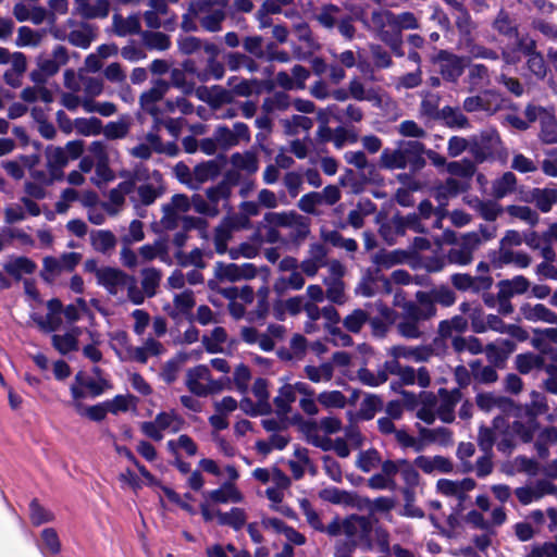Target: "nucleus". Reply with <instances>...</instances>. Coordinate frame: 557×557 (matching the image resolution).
I'll return each instance as SVG.
<instances>
[{
	"label": "nucleus",
	"instance_id": "23",
	"mask_svg": "<svg viewBox=\"0 0 557 557\" xmlns=\"http://www.w3.org/2000/svg\"><path fill=\"white\" fill-rule=\"evenodd\" d=\"M368 27L382 41L384 38L396 34L395 14L383 9L373 10Z\"/></svg>",
	"mask_w": 557,
	"mask_h": 557
},
{
	"label": "nucleus",
	"instance_id": "11",
	"mask_svg": "<svg viewBox=\"0 0 557 557\" xmlns=\"http://www.w3.org/2000/svg\"><path fill=\"white\" fill-rule=\"evenodd\" d=\"M82 255L78 252H65L59 258L45 257L42 260L41 277L47 282L54 281L63 272H72L81 262Z\"/></svg>",
	"mask_w": 557,
	"mask_h": 557
},
{
	"label": "nucleus",
	"instance_id": "56",
	"mask_svg": "<svg viewBox=\"0 0 557 557\" xmlns=\"http://www.w3.org/2000/svg\"><path fill=\"white\" fill-rule=\"evenodd\" d=\"M369 320L370 313L361 308H357L345 315L342 323L347 332L359 334Z\"/></svg>",
	"mask_w": 557,
	"mask_h": 557
},
{
	"label": "nucleus",
	"instance_id": "6",
	"mask_svg": "<svg viewBox=\"0 0 557 557\" xmlns=\"http://www.w3.org/2000/svg\"><path fill=\"white\" fill-rule=\"evenodd\" d=\"M84 152V141L71 140L64 147L49 145L44 153L46 165L53 178L62 174V170L71 160L81 158Z\"/></svg>",
	"mask_w": 557,
	"mask_h": 557
},
{
	"label": "nucleus",
	"instance_id": "32",
	"mask_svg": "<svg viewBox=\"0 0 557 557\" xmlns=\"http://www.w3.org/2000/svg\"><path fill=\"white\" fill-rule=\"evenodd\" d=\"M552 492V482L548 480H539L533 485L517 487L513 494L520 504L527 506L533 502L540 500L545 495H549Z\"/></svg>",
	"mask_w": 557,
	"mask_h": 557
},
{
	"label": "nucleus",
	"instance_id": "40",
	"mask_svg": "<svg viewBox=\"0 0 557 557\" xmlns=\"http://www.w3.org/2000/svg\"><path fill=\"white\" fill-rule=\"evenodd\" d=\"M117 239L109 230H97L90 232V245L97 252L111 255L116 246Z\"/></svg>",
	"mask_w": 557,
	"mask_h": 557
},
{
	"label": "nucleus",
	"instance_id": "31",
	"mask_svg": "<svg viewBox=\"0 0 557 557\" xmlns=\"http://www.w3.org/2000/svg\"><path fill=\"white\" fill-rule=\"evenodd\" d=\"M519 312L522 319L529 322L557 325V313L544 304L523 302L519 308Z\"/></svg>",
	"mask_w": 557,
	"mask_h": 557
},
{
	"label": "nucleus",
	"instance_id": "62",
	"mask_svg": "<svg viewBox=\"0 0 557 557\" xmlns=\"http://www.w3.org/2000/svg\"><path fill=\"white\" fill-rule=\"evenodd\" d=\"M341 9L332 3L322 5L315 13V21L325 29H333L338 23Z\"/></svg>",
	"mask_w": 557,
	"mask_h": 557
},
{
	"label": "nucleus",
	"instance_id": "22",
	"mask_svg": "<svg viewBox=\"0 0 557 557\" xmlns=\"http://www.w3.org/2000/svg\"><path fill=\"white\" fill-rule=\"evenodd\" d=\"M300 508L306 518L307 523L314 530L321 533H325L329 536H335L339 527V522L343 520L339 517L333 518L327 524L322 522L321 515L311 506L308 499H301Z\"/></svg>",
	"mask_w": 557,
	"mask_h": 557
},
{
	"label": "nucleus",
	"instance_id": "35",
	"mask_svg": "<svg viewBox=\"0 0 557 557\" xmlns=\"http://www.w3.org/2000/svg\"><path fill=\"white\" fill-rule=\"evenodd\" d=\"M112 28L115 35L125 37L128 35H141V24L138 14L123 16L114 14L112 16Z\"/></svg>",
	"mask_w": 557,
	"mask_h": 557
},
{
	"label": "nucleus",
	"instance_id": "2",
	"mask_svg": "<svg viewBox=\"0 0 557 557\" xmlns=\"http://www.w3.org/2000/svg\"><path fill=\"white\" fill-rule=\"evenodd\" d=\"M396 322L397 333L406 339H420L425 335L423 322L434 317L433 309L424 308L418 301H407Z\"/></svg>",
	"mask_w": 557,
	"mask_h": 557
},
{
	"label": "nucleus",
	"instance_id": "28",
	"mask_svg": "<svg viewBox=\"0 0 557 557\" xmlns=\"http://www.w3.org/2000/svg\"><path fill=\"white\" fill-rule=\"evenodd\" d=\"M343 428L342 420L336 416H327L319 421H309L305 424L307 441L312 444V435L330 436L338 433Z\"/></svg>",
	"mask_w": 557,
	"mask_h": 557
},
{
	"label": "nucleus",
	"instance_id": "43",
	"mask_svg": "<svg viewBox=\"0 0 557 557\" xmlns=\"http://www.w3.org/2000/svg\"><path fill=\"white\" fill-rule=\"evenodd\" d=\"M537 430L534 448L540 458L546 459L549 455V447L557 443V428L544 426Z\"/></svg>",
	"mask_w": 557,
	"mask_h": 557
},
{
	"label": "nucleus",
	"instance_id": "57",
	"mask_svg": "<svg viewBox=\"0 0 557 557\" xmlns=\"http://www.w3.org/2000/svg\"><path fill=\"white\" fill-rule=\"evenodd\" d=\"M317 401L326 410L344 409L347 404V397L336 389L323 391L317 395Z\"/></svg>",
	"mask_w": 557,
	"mask_h": 557
},
{
	"label": "nucleus",
	"instance_id": "64",
	"mask_svg": "<svg viewBox=\"0 0 557 557\" xmlns=\"http://www.w3.org/2000/svg\"><path fill=\"white\" fill-rule=\"evenodd\" d=\"M440 119L450 128H467L470 126L469 119L459 108L444 107Z\"/></svg>",
	"mask_w": 557,
	"mask_h": 557
},
{
	"label": "nucleus",
	"instance_id": "45",
	"mask_svg": "<svg viewBox=\"0 0 557 557\" xmlns=\"http://www.w3.org/2000/svg\"><path fill=\"white\" fill-rule=\"evenodd\" d=\"M213 503H240L243 502V494L237 490L233 482L224 483L221 487L209 492L206 495Z\"/></svg>",
	"mask_w": 557,
	"mask_h": 557
},
{
	"label": "nucleus",
	"instance_id": "7",
	"mask_svg": "<svg viewBox=\"0 0 557 557\" xmlns=\"http://www.w3.org/2000/svg\"><path fill=\"white\" fill-rule=\"evenodd\" d=\"M69 60V51L62 45H57L50 54H39L36 59L37 69L29 74L32 82L35 84H45L50 77L54 76L62 66L66 65Z\"/></svg>",
	"mask_w": 557,
	"mask_h": 557
},
{
	"label": "nucleus",
	"instance_id": "63",
	"mask_svg": "<svg viewBox=\"0 0 557 557\" xmlns=\"http://www.w3.org/2000/svg\"><path fill=\"white\" fill-rule=\"evenodd\" d=\"M517 186V177L512 172L504 173L499 178L495 180L492 185V195L496 199H502L515 191Z\"/></svg>",
	"mask_w": 557,
	"mask_h": 557
},
{
	"label": "nucleus",
	"instance_id": "46",
	"mask_svg": "<svg viewBox=\"0 0 557 557\" xmlns=\"http://www.w3.org/2000/svg\"><path fill=\"white\" fill-rule=\"evenodd\" d=\"M519 417L520 414L515 417L516 420L508 425V432L511 435L518 436L523 443H530L534 437L535 431L539 429V423L532 417L528 422L520 420Z\"/></svg>",
	"mask_w": 557,
	"mask_h": 557
},
{
	"label": "nucleus",
	"instance_id": "52",
	"mask_svg": "<svg viewBox=\"0 0 557 557\" xmlns=\"http://www.w3.org/2000/svg\"><path fill=\"white\" fill-rule=\"evenodd\" d=\"M296 400V395L293 392L292 384L283 385L278 389L277 396L274 397L273 404L276 409V414L281 418H286L292 410V404Z\"/></svg>",
	"mask_w": 557,
	"mask_h": 557
},
{
	"label": "nucleus",
	"instance_id": "33",
	"mask_svg": "<svg viewBox=\"0 0 557 557\" xmlns=\"http://www.w3.org/2000/svg\"><path fill=\"white\" fill-rule=\"evenodd\" d=\"M293 32L299 41L306 45L308 49L304 52L300 48L294 49V57L299 60H305L313 52L320 50L321 45L315 40L308 23L299 21L293 25Z\"/></svg>",
	"mask_w": 557,
	"mask_h": 557
},
{
	"label": "nucleus",
	"instance_id": "19",
	"mask_svg": "<svg viewBox=\"0 0 557 557\" xmlns=\"http://www.w3.org/2000/svg\"><path fill=\"white\" fill-rule=\"evenodd\" d=\"M329 249L322 243H311L307 257L300 262V270L309 277L315 276L321 268L327 264Z\"/></svg>",
	"mask_w": 557,
	"mask_h": 557
},
{
	"label": "nucleus",
	"instance_id": "1",
	"mask_svg": "<svg viewBox=\"0 0 557 557\" xmlns=\"http://www.w3.org/2000/svg\"><path fill=\"white\" fill-rule=\"evenodd\" d=\"M333 541V557H354L357 547L369 540L372 522L368 517L351 515L344 518Z\"/></svg>",
	"mask_w": 557,
	"mask_h": 557
},
{
	"label": "nucleus",
	"instance_id": "13",
	"mask_svg": "<svg viewBox=\"0 0 557 557\" xmlns=\"http://www.w3.org/2000/svg\"><path fill=\"white\" fill-rule=\"evenodd\" d=\"M475 405L484 412H491L495 409L510 417H518L521 413V407L512 399L496 395L490 392H482L475 396Z\"/></svg>",
	"mask_w": 557,
	"mask_h": 557
},
{
	"label": "nucleus",
	"instance_id": "20",
	"mask_svg": "<svg viewBox=\"0 0 557 557\" xmlns=\"http://www.w3.org/2000/svg\"><path fill=\"white\" fill-rule=\"evenodd\" d=\"M127 277L128 274L117 268L102 267L97 273V283L115 297L125 289Z\"/></svg>",
	"mask_w": 557,
	"mask_h": 557
},
{
	"label": "nucleus",
	"instance_id": "37",
	"mask_svg": "<svg viewBox=\"0 0 557 557\" xmlns=\"http://www.w3.org/2000/svg\"><path fill=\"white\" fill-rule=\"evenodd\" d=\"M221 173V164L218 160H208L194 168V189H198L203 183L214 180Z\"/></svg>",
	"mask_w": 557,
	"mask_h": 557
},
{
	"label": "nucleus",
	"instance_id": "48",
	"mask_svg": "<svg viewBox=\"0 0 557 557\" xmlns=\"http://www.w3.org/2000/svg\"><path fill=\"white\" fill-rule=\"evenodd\" d=\"M406 231L403 222V215L396 214L380 227L381 237L388 245H394L397 237L405 236Z\"/></svg>",
	"mask_w": 557,
	"mask_h": 557
},
{
	"label": "nucleus",
	"instance_id": "38",
	"mask_svg": "<svg viewBox=\"0 0 557 557\" xmlns=\"http://www.w3.org/2000/svg\"><path fill=\"white\" fill-rule=\"evenodd\" d=\"M231 165L247 175L255 174L259 169V159L256 152L247 150L235 152L230 157Z\"/></svg>",
	"mask_w": 557,
	"mask_h": 557
},
{
	"label": "nucleus",
	"instance_id": "34",
	"mask_svg": "<svg viewBox=\"0 0 557 557\" xmlns=\"http://www.w3.org/2000/svg\"><path fill=\"white\" fill-rule=\"evenodd\" d=\"M263 85L264 82L258 78L232 76L227 79V86L231 87L230 89L233 92L234 99L236 97L249 98L252 95H260Z\"/></svg>",
	"mask_w": 557,
	"mask_h": 557
},
{
	"label": "nucleus",
	"instance_id": "42",
	"mask_svg": "<svg viewBox=\"0 0 557 557\" xmlns=\"http://www.w3.org/2000/svg\"><path fill=\"white\" fill-rule=\"evenodd\" d=\"M419 442H422V450L428 444L437 443L440 445H448L453 438V432L444 426L428 429H419Z\"/></svg>",
	"mask_w": 557,
	"mask_h": 557
},
{
	"label": "nucleus",
	"instance_id": "17",
	"mask_svg": "<svg viewBox=\"0 0 557 557\" xmlns=\"http://www.w3.org/2000/svg\"><path fill=\"white\" fill-rule=\"evenodd\" d=\"M462 393L458 388L438 389V405L435 411V419L438 418L444 423H453L456 419L455 408L461 401Z\"/></svg>",
	"mask_w": 557,
	"mask_h": 557
},
{
	"label": "nucleus",
	"instance_id": "50",
	"mask_svg": "<svg viewBox=\"0 0 557 557\" xmlns=\"http://www.w3.org/2000/svg\"><path fill=\"white\" fill-rule=\"evenodd\" d=\"M530 287V282L522 275L515 276L511 280H503L498 282L497 288L504 297L511 298L515 295L524 294Z\"/></svg>",
	"mask_w": 557,
	"mask_h": 557
},
{
	"label": "nucleus",
	"instance_id": "10",
	"mask_svg": "<svg viewBox=\"0 0 557 557\" xmlns=\"http://www.w3.org/2000/svg\"><path fill=\"white\" fill-rule=\"evenodd\" d=\"M480 245V235L474 232L466 233L460 237L459 244L447 251L446 260L450 264L466 267L473 261V252Z\"/></svg>",
	"mask_w": 557,
	"mask_h": 557
},
{
	"label": "nucleus",
	"instance_id": "53",
	"mask_svg": "<svg viewBox=\"0 0 557 557\" xmlns=\"http://www.w3.org/2000/svg\"><path fill=\"white\" fill-rule=\"evenodd\" d=\"M319 497L335 505L354 506L356 495L337 487H326L319 492Z\"/></svg>",
	"mask_w": 557,
	"mask_h": 557
},
{
	"label": "nucleus",
	"instance_id": "15",
	"mask_svg": "<svg viewBox=\"0 0 557 557\" xmlns=\"http://www.w3.org/2000/svg\"><path fill=\"white\" fill-rule=\"evenodd\" d=\"M215 140L220 145V149L228 150L239 143H249L251 139L248 125L243 122H236L232 128L220 125L214 129Z\"/></svg>",
	"mask_w": 557,
	"mask_h": 557
},
{
	"label": "nucleus",
	"instance_id": "3",
	"mask_svg": "<svg viewBox=\"0 0 557 557\" xmlns=\"http://www.w3.org/2000/svg\"><path fill=\"white\" fill-rule=\"evenodd\" d=\"M230 0H193L190 10L197 17L200 28L208 33H219L227 17Z\"/></svg>",
	"mask_w": 557,
	"mask_h": 557
},
{
	"label": "nucleus",
	"instance_id": "41",
	"mask_svg": "<svg viewBox=\"0 0 557 557\" xmlns=\"http://www.w3.org/2000/svg\"><path fill=\"white\" fill-rule=\"evenodd\" d=\"M527 200L533 202L535 207L542 212H549L553 205L557 202V189L533 188L530 191Z\"/></svg>",
	"mask_w": 557,
	"mask_h": 557
},
{
	"label": "nucleus",
	"instance_id": "27",
	"mask_svg": "<svg viewBox=\"0 0 557 557\" xmlns=\"http://www.w3.org/2000/svg\"><path fill=\"white\" fill-rule=\"evenodd\" d=\"M413 465L425 474H447L455 469L453 460L442 455H420L413 460Z\"/></svg>",
	"mask_w": 557,
	"mask_h": 557
},
{
	"label": "nucleus",
	"instance_id": "4",
	"mask_svg": "<svg viewBox=\"0 0 557 557\" xmlns=\"http://www.w3.org/2000/svg\"><path fill=\"white\" fill-rule=\"evenodd\" d=\"M264 221L270 225L289 230L288 239L295 245H300L310 235V219L294 210L283 212H268Z\"/></svg>",
	"mask_w": 557,
	"mask_h": 557
},
{
	"label": "nucleus",
	"instance_id": "30",
	"mask_svg": "<svg viewBox=\"0 0 557 557\" xmlns=\"http://www.w3.org/2000/svg\"><path fill=\"white\" fill-rule=\"evenodd\" d=\"M66 25L71 28L66 35V39L71 45L77 48L87 49L96 37L94 26L88 23H77L73 20H69Z\"/></svg>",
	"mask_w": 557,
	"mask_h": 557
},
{
	"label": "nucleus",
	"instance_id": "29",
	"mask_svg": "<svg viewBox=\"0 0 557 557\" xmlns=\"http://www.w3.org/2000/svg\"><path fill=\"white\" fill-rule=\"evenodd\" d=\"M110 12L108 0H74V14L85 20L106 18Z\"/></svg>",
	"mask_w": 557,
	"mask_h": 557
},
{
	"label": "nucleus",
	"instance_id": "47",
	"mask_svg": "<svg viewBox=\"0 0 557 557\" xmlns=\"http://www.w3.org/2000/svg\"><path fill=\"white\" fill-rule=\"evenodd\" d=\"M462 190L459 181L448 177L433 189V197L438 203L448 205L449 199L458 196Z\"/></svg>",
	"mask_w": 557,
	"mask_h": 557
},
{
	"label": "nucleus",
	"instance_id": "21",
	"mask_svg": "<svg viewBox=\"0 0 557 557\" xmlns=\"http://www.w3.org/2000/svg\"><path fill=\"white\" fill-rule=\"evenodd\" d=\"M196 95L198 99L206 102L212 110H219L223 106L235 102L231 89L221 85L201 86L197 88Z\"/></svg>",
	"mask_w": 557,
	"mask_h": 557
},
{
	"label": "nucleus",
	"instance_id": "5",
	"mask_svg": "<svg viewBox=\"0 0 557 557\" xmlns=\"http://www.w3.org/2000/svg\"><path fill=\"white\" fill-rule=\"evenodd\" d=\"M185 385L197 397L218 394L225 388L223 380H214L210 369L205 364L191 367L185 372Z\"/></svg>",
	"mask_w": 557,
	"mask_h": 557
},
{
	"label": "nucleus",
	"instance_id": "58",
	"mask_svg": "<svg viewBox=\"0 0 557 557\" xmlns=\"http://www.w3.org/2000/svg\"><path fill=\"white\" fill-rule=\"evenodd\" d=\"M505 211L510 218L520 220L531 227L540 222L539 213L528 206L510 205L505 208Z\"/></svg>",
	"mask_w": 557,
	"mask_h": 557
},
{
	"label": "nucleus",
	"instance_id": "14",
	"mask_svg": "<svg viewBox=\"0 0 557 557\" xmlns=\"http://www.w3.org/2000/svg\"><path fill=\"white\" fill-rule=\"evenodd\" d=\"M170 90V83L163 78L152 81L150 88L139 95L138 103L144 113L157 115L160 102Z\"/></svg>",
	"mask_w": 557,
	"mask_h": 557
},
{
	"label": "nucleus",
	"instance_id": "25",
	"mask_svg": "<svg viewBox=\"0 0 557 557\" xmlns=\"http://www.w3.org/2000/svg\"><path fill=\"white\" fill-rule=\"evenodd\" d=\"M408 141H400L395 149H384L380 156V166L386 170H405L408 166L410 148Z\"/></svg>",
	"mask_w": 557,
	"mask_h": 557
},
{
	"label": "nucleus",
	"instance_id": "36",
	"mask_svg": "<svg viewBox=\"0 0 557 557\" xmlns=\"http://www.w3.org/2000/svg\"><path fill=\"white\" fill-rule=\"evenodd\" d=\"M531 257L524 251H518L513 249L509 250H497L493 259V263L497 268L504 265L513 264L517 268L525 269L531 264Z\"/></svg>",
	"mask_w": 557,
	"mask_h": 557
},
{
	"label": "nucleus",
	"instance_id": "59",
	"mask_svg": "<svg viewBox=\"0 0 557 557\" xmlns=\"http://www.w3.org/2000/svg\"><path fill=\"white\" fill-rule=\"evenodd\" d=\"M440 100L441 98L438 95L425 92L422 97L419 108L420 116L429 120H438L442 114V109H440Z\"/></svg>",
	"mask_w": 557,
	"mask_h": 557
},
{
	"label": "nucleus",
	"instance_id": "54",
	"mask_svg": "<svg viewBox=\"0 0 557 557\" xmlns=\"http://www.w3.org/2000/svg\"><path fill=\"white\" fill-rule=\"evenodd\" d=\"M516 369L521 374H528L534 370H542L545 367V359L541 355L528 352L520 354L515 359Z\"/></svg>",
	"mask_w": 557,
	"mask_h": 557
},
{
	"label": "nucleus",
	"instance_id": "24",
	"mask_svg": "<svg viewBox=\"0 0 557 557\" xmlns=\"http://www.w3.org/2000/svg\"><path fill=\"white\" fill-rule=\"evenodd\" d=\"M416 300L424 308H429L430 306L433 309L435 317V304H440L444 307H449L456 301V295L450 288L446 286H440L437 288L432 289L431 292H418L416 294Z\"/></svg>",
	"mask_w": 557,
	"mask_h": 557
},
{
	"label": "nucleus",
	"instance_id": "18",
	"mask_svg": "<svg viewBox=\"0 0 557 557\" xmlns=\"http://www.w3.org/2000/svg\"><path fill=\"white\" fill-rule=\"evenodd\" d=\"M436 62L442 77L450 83H456L459 79L467 65L466 58L449 53L445 50L440 51Z\"/></svg>",
	"mask_w": 557,
	"mask_h": 557
},
{
	"label": "nucleus",
	"instance_id": "26",
	"mask_svg": "<svg viewBox=\"0 0 557 557\" xmlns=\"http://www.w3.org/2000/svg\"><path fill=\"white\" fill-rule=\"evenodd\" d=\"M434 354V349L429 345L406 346L394 345L387 349V355L394 359H405L414 362H426Z\"/></svg>",
	"mask_w": 557,
	"mask_h": 557
},
{
	"label": "nucleus",
	"instance_id": "12",
	"mask_svg": "<svg viewBox=\"0 0 557 557\" xmlns=\"http://www.w3.org/2000/svg\"><path fill=\"white\" fill-rule=\"evenodd\" d=\"M149 10L145 11L143 18L148 28L171 29L175 24V15L171 13L165 0H148Z\"/></svg>",
	"mask_w": 557,
	"mask_h": 557
},
{
	"label": "nucleus",
	"instance_id": "60",
	"mask_svg": "<svg viewBox=\"0 0 557 557\" xmlns=\"http://www.w3.org/2000/svg\"><path fill=\"white\" fill-rule=\"evenodd\" d=\"M493 28L508 38H518V25L516 21L505 11H499L493 22Z\"/></svg>",
	"mask_w": 557,
	"mask_h": 557
},
{
	"label": "nucleus",
	"instance_id": "8",
	"mask_svg": "<svg viewBox=\"0 0 557 557\" xmlns=\"http://www.w3.org/2000/svg\"><path fill=\"white\" fill-rule=\"evenodd\" d=\"M341 197L342 193L336 185H327L321 191L302 195L297 202V207L307 214L319 215L321 205L334 206Z\"/></svg>",
	"mask_w": 557,
	"mask_h": 557
},
{
	"label": "nucleus",
	"instance_id": "44",
	"mask_svg": "<svg viewBox=\"0 0 557 557\" xmlns=\"http://www.w3.org/2000/svg\"><path fill=\"white\" fill-rule=\"evenodd\" d=\"M438 405V393H422L420 395V406L417 410V418L425 422L426 424H433L435 422V411Z\"/></svg>",
	"mask_w": 557,
	"mask_h": 557
},
{
	"label": "nucleus",
	"instance_id": "39",
	"mask_svg": "<svg viewBox=\"0 0 557 557\" xmlns=\"http://www.w3.org/2000/svg\"><path fill=\"white\" fill-rule=\"evenodd\" d=\"M411 258V252L401 249H395L392 251L381 250L372 256V261L380 269H389L394 265L404 263Z\"/></svg>",
	"mask_w": 557,
	"mask_h": 557
},
{
	"label": "nucleus",
	"instance_id": "49",
	"mask_svg": "<svg viewBox=\"0 0 557 557\" xmlns=\"http://www.w3.org/2000/svg\"><path fill=\"white\" fill-rule=\"evenodd\" d=\"M311 437L312 445L324 451L333 449L341 458H347L350 454V449L344 438H336L332 441L327 436L312 435Z\"/></svg>",
	"mask_w": 557,
	"mask_h": 557
},
{
	"label": "nucleus",
	"instance_id": "55",
	"mask_svg": "<svg viewBox=\"0 0 557 557\" xmlns=\"http://www.w3.org/2000/svg\"><path fill=\"white\" fill-rule=\"evenodd\" d=\"M38 162L36 156H21L17 160L2 162V168L14 180H21L24 176V168H32Z\"/></svg>",
	"mask_w": 557,
	"mask_h": 557
},
{
	"label": "nucleus",
	"instance_id": "51",
	"mask_svg": "<svg viewBox=\"0 0 557 557\" xmlns=\"http://www.w3.org/2000/svg\"><path fill=\"white\" fill-rule=\"evenodd\" d=\"M131 126V119L123 116L117 121L109 122L104 126L102 125L101 134L109 140L123 139L129 134Z\"/></svg>",
	"mask_w": 557,
	"mask_h": 557
},
{
	"label": "nucleus",
	"instance_id": "16",
	"mask_svg": "<svg viewBox=\"0 0 557 557\" xmlns=\"http://www.w3.org/2000/svg\"><path fill=\"white\" fill-rule=\"evenodd\" d=\"M435 487L441 495L457 499V506L461 507L468 498V493L476 487V482L472 478L461 480L440 479Z\"/></svg>",
	"mask_w": 557,
	"mask_h": 557
},
{
	"label": "nucleus",
	"instance_id": "9",
	"mask_svg": "<svg viewBox=\"0 0 557 557\" xmlns=\"http://www.w3.org/2000/svg\"><path fill=\"white\" fill-rule=\"evenodd\" d=\"M504 98L493 89H485L479 95L469 96L462 102V109L468 113L483 111L493 115L503 108Z\"/></svg>",
	"mask_w": 557,
	"mask_h": 557
},
{
	"label": "nucleus",
	"instance_id": "61",
	"mask_svg": "<svg viewBox=\"0 0 557 557\" xmlns=\"http://www.w3.org/2000/svg\"><path fill=\"white\" fill-rule=\"evenodd\" d=\"M227 341L226 331L221 327H214L209 335H203L201 343L205 349L210 354L223 352V344Z\"/></svg>",
	"mask_w": 557,
	"mask_h": 557
}]
</instances>
